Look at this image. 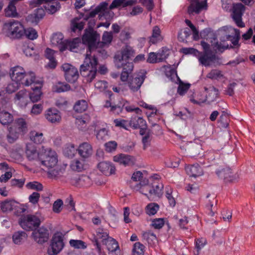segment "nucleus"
<instances>
[{"instance_id": "nucleus-1", "label": "nucleus", "mask_w": 255, "mask_h": 255, "mask_svg": "<svg viewBox=\"0 0 255 255\" xmlns=\"http://www.w3.org/2000/svg\"><path fill=\"white\" fill-rule=\"evenodd\" d=\"M100 37V34L92 27L85 29L82 37L83 43L88 45L89 51L87 52L83 64L80 66V71L81 75L89 83L92 82L97 73L98 59L95 54L92 56L91 52L96 48Z\"/></svg>"}, {"instance_id": "nucleus-2", "label": "nucleus", "mask_w": 255, "mask_h": 255, "mask_svg": "<svg viewBox=\"0 0 255 255\" xmlns=\"http://www.w3.org/2000/svg\"><path fill=\"white\" fill-rule=\"evenodd\" d=\"M3 31L10 38H19L24 35V27L21 23L15 20L4 23Z\"/></svg>"}, {"instance_id": "nucleus-3", "label": "nucleus", "mask_w": 255, "mask_h": 255, "mask_svg": "<svg viewBox=\"0 0 255 255\" xmlns=\"http://www.w3.org/2000/svg\"><path fill=\"white\" fill-rule=\"evenodd\" d=\"M64 236L60 232L55 233L51 239L48 254L49 255H56L59 253L64 247Z\"/></svg>"}, {"instance_id": "nucleus-4", "label": "nucleus", "mask_w": 255, "mask_h": 255, "mask_svg": "<svg viewBox=\"0 0 255 255\" xmlns=\"http://www.w3.org/2000/svg\"><path fill=\"white\" fill-rule=\"evenodd\" d=\"M18 222L24 230L32 231L39 226L41 221L36 215H27L22 216L19 218Z\"/></svg>"}, {"instance_id": "nucleus-5", "label": "nucleus", "mask_w": 255, "mask_h": 255, "mask_svg": "<svg viewBox=\"0 0 255 255\" xmlns=\"http://www.w3.org/2000/svg\"><path fill=\"white\" fill-rule=\"evenodd\" d=\"M43 4L45 11L50 14L56 12L60 7L57 0H32L30 4L31 7L38 6Z\"/></svg>"}, {"instance_id": "nucleus-6", "label": "nucleus", "mask_w": 255, "mask_h": 255, "mask_svg": "<svg viewBox=\"0 0 255 255\" xmlns=\"http://www.w3.org/2000/svg\"><path fill=\"white\" fill-rule=\"evenodd\" d=\"M42 156L40 157L42 165L48 168L54 167L57 163L58 160L56 152L51 149L46 150Z\"/></svg>"}, {"instance_id": "nucleus-7", "label": "nucleus", "mask_w": 255, "mask_h": 255, "mask_svg": "<svg viewBox=\"0 0 255 255\" xmlns=\"http://www.w3.org/2000/svg\"><path fill=\"white\" fill-rule=\"evenodd\" d=\"M245 10V6L242 3H238L234 4L232 16L237 25L240 27H244L245 26L242 21V16Z\"/></svg>"}, {"instance_id": "nucleus-8", "label": "nucleus", "mask_w": 255, "mask_h": 255, "mask_svg": "<svg viewBox=\"0 0 255 255\" xmlns=\"http://www.w3.org/2000/svg\"><path fill=\"white\" fill-rule=\"evenodd\" d=\"M62 68L64 72L65 79L67 81L73 83L77 81L79 77V73L77 68L68 63L63 64Z\"/></svg>"}, {"instance_id": "nucleus-9", "label": "nucleus", "mask_w": 255, "mask_h": 255, "mask_svg": "<svg viewBox=\"0 0 255 255\" xmlns=\"http://www.w3.org/2000/svg\"><path fill=\"white\" fill-rule=\"evenodd\" d=\"M205 90L208 93V95L206 96V98L204 100H196L193 99H191L190 101L194 104L200 105L201 104L207 102L208 103L210 104L211 102L215 101L218 97L219 91L215 87L212 86L209 88L205 87Z\"/></svg>"}, {"instance_id": "nucleus-10", "label": "nucleus", "mask_w": 255, "mask_h": 255, "mask_svg": "<svg viewBox=\"0 0 255 255\" xmlns=\"http://www.w3.org/2000/svg\"><path fill=\"white\" fill-rule=\"evenodd\" d=\"M216 173L219 177L224 179L226 182H235L239 178L238 174H233L232 169L229 167L217 169Z\"/></svg>"}, {"instance_id": "nucleus-11", "label": "nucleus", "mask_w": 255, "mask_h": 255, "mask_svg": "<svg viewBox=\"0 0 255 255\" xmlns=\"http://www.w3.org/2000/svg\"><path fill=\"white\" fill-rule=\"evenodd\" d=\"M207 7V0H192L188 6V11L190 14H198L202 10H206Z\"/></svg>"}, {"instance_id": "nucleus-12", "label": "nucleus", "mask_w": 255, "mask_h": 255, "mask_svg": "<svg viewBox=\"0 0 255 255\" xmlns=\"http://www.w3.org/2000/svg\"><path fill=\"white\" fill-rule=\"evenodd\" d=\"M198 58L200 64L205 66H208L211 62L219 59L211 50H206L203 53L199 52Z\"/></svg>"}, {"instance_id": "nucleus-13", "label": "nucleus", "mask_w": 255, "mask_h": 255, "mask_svg": "<svg viewBox=\"0 0 255 255\" xmlns=\"http://www.w3.org/2000/svg\"><path fill=\"white\" fill-rule=\"evenodd\" d=\"M49 231L43 227L40 228L32 233V236L35 241L40 244L47 242L49 239Z\"/></svg>"}, {"instance_id": "nucleus-14", "label": "nucleus", "mask_w": 255, "mask_h": 255, "mask_svg": "<svg viewBox=\"0 0 255 255\" xmlns=\"http://www.w3.org/2000/svg\"><path fill=\"white\" fill-rule=\"evenodd\" d=\"M145 78V72L139 73L137 76L133 78L128 82L129 87L133 92L137 91L143 84Z\"/></svg>"}, {"instance_id": "nucleus-15", "label": "nucleus", "mask_w": 255, "mask_h": 255, "mask_svg": "<svg viewBox=\"0 0 255 255\" xmlns=\"http://www.w3.org/2000/svg\"><path fill=\"white\" fill-rule=\"evenodd\" d=\"M86 22L80 14L78 16L75 17L71 20L70 28L71 31L74 33H80L84 28Z\"/></svg>"}, {"instance_id": "nucleus-16", "label": "nucleus", "mask_w": 255, "mask_h": 255, "mask_svg": "<svg viewBox=\"0 0 255 255\" xmlns=\"http://www.w3.org/2000/svg\"><path fill=\"white\" fill-rule=\"evenodd\" d=\"M25 73V71L22 67L16 66L10 69L9 74L12 81L21 83L24 78Z\"/></svg>"}, {"instance_id": "nucleus-17", "label": "nucleus", "mask_w": 255, "mask_h": 255, "mask_svg": "<svg viewBox=\"0 0 255 255\" xmlns=\"http://www.w3.org/2000/svg\"><path fill=\"white\" fill-rule=\"evenodd\" d=\"M81 44V38L80 37L75 38L72 40H67L65 44L60 47V51L62 52L66 49H68L71 51L77 52L78 47Z\"/></svg>"}, {"instance_id": "nucleus-18", "label": "nucleus", "mask_w": 255, "mask_h": 255, "mask_svg": "<svg viewBox=\"0 0 255 255\" xmlns=\"http://www.w3.org/2000/svg\"><path fill=\"white\" fill-rule=\"evenodd\" d=\"M45 117L49 122L53 124L59 123L61 119L60 112L56 109H48L45 112Z\"/></svg>"}, {"instance_id": "nucleus-19", "label": "nucleus", "mask_w": 255, "mask_h": 255, "mask_svg": "<svg viewBox=\"0 0 255 255\" xmlns=\"http://www.w3.org/2000/svg\"><path fill=\"white\" fill-rule=\"evenodd\" d=\"M227 28L231 34H226L224 38H225L228 41H230L234 46H239V41L240 38V30L231 26L227 27Z\"/></svg>"}, {"instance_id": "nucleus-20", "label": "nucleus", "mask_w": 255, "mask_h": 255, "mask_svg": "<svg viewBox=\"0 0 255 255\" xmlns=\"http://www.w3.org/2000/svg\"><path fill=\"white\" fill-rule=\"evenodd\" d=\"M114 160L125 166L133 165L135 161L133 156L122 153L115 156Z\"/></svg>"}, {"instance_id": "nucleus-21", "label": "nucleus", "mask_w": 255, "mask_h": 255, "mask_svg": "<svg viewBox=\"0 0 255 255\" xmlns=\"http://www.w3.org/2000/svg\"><path fill=\"white\" fill-rule=\"evenodd\" d=\"M99 169L106 175H110L115 172V167L110 162L103 161L98 165Z\"/></svg>"}, {"instance_id": "nucleus-22", "label": "nucleus", "mask_w": 255, "mask_h": 255, "mask_svg": "<svg viewBox=\"0 0 255 255\" xmlns=\"http://www.w3.org/2000/svg\"><path fill=\"white\" fill-rule=\"evenodd\" d=\"M37 82H41L39 80H36L35 76L34 73L30 72L26 73L24 74V78L21 81V84L25 86H35L37 85Z\"/></svg>"}, {"instance_id": "nucleus-23", "label": "nucleus", "mask_w": 255, "mask_h": 255, "mask_svg": "<svg viewBox=\"0 0 255 255\" xmlns=\"http://www.w3.org/2000/svg\"><path fill=\"white\" fill-rule=\"evenodd\" d=\"M115 59H116V66L117 68H123V71H127V72L131 73L133 68V64L132 62H127L121 60L120 57L119 56H115Z\"/></svg>"}, {"instance_id": "nucleus-24", "label": "nucleus", "mask_w": 255, "mask_h": 255, "mask_svg": "<svg viewBox=\"0 0 255 255\" xmlns=\"http://www.w3.org/2000/svg\"><path fill=\"white\" fill-rule=\"evenodd\" d=\"M41 87L42 82H37V85L31 87L33 92L29 94V97L33 103L36 102L40 99L42 95L40 91Z\"/></svg>"}, {"instance_id": "nucleus-25", "label": "nucleus", "mask_w": 255, "mask_h": 255, "mask_svg": "<svg viewBox=\"0 0 255 255\" xmlns=\"http://www.w3.org/2000/svg\"><path fill=\"white\" fill-rule=\"evenodd\" d=\"M134 54V51L132 48L129 45H126L122 48L121 55H116L115 56H119L121 60L126 61L133 57Z\"/></svg>"}, {"instance_id": "nucleus-26", "label": "nucleus", "mask_w": 255, "mask_h": 255, "mask_svg": "<svg viewBox=\"0 0 255 255\" xmlns=\"http://www.w3.org/2000/svg\"><path fill=\"white\" fill-rule=\"evenodd\" d=\"M186 173L191 177H196L203 174L201 167L198 164L189 165L185 167Z\"/></svg>"}, {"instance_id": "nucleus-27", "label": "nucleus", "mask_w": 255, "mask_h": 255, "mask_svg": "<svg viewBox=\"0 0 255 255\" xmlns=\"http://www.w3.org/2000/svg\"><path fill=\"white\" fill-rule=\"evenodd\" d=\"M78 153L83 158H88L92 153V147L87 142L80 144L78 148Z\"/></svg>"}, {"instance_id": "nucleus-28", "label": "nucleus", "mask_w": 255, "mask_h": 255, "mask_svg": "<svg viewBox=\"0 0 255 255\" xmlns=\"http://www.w3.org/2000/svg\"><path fill=\"white\" fill-rule=\"evenodd\" d=\"M129 126L134 129L146 127V122L142 118L136 116H132L129 121Z\"/></svg>"}, {"instance_id": "nucleus-29", "label": "nucleus", "mask_w": 255, "mask_h": 255, "mask_svg": "<svg viewBox=\"0 0 255 255\" xmlns=\"http://www.w3.org/2000/svg\"><path fill=\"white\" fill-rule=\"evenodd\" d=\"M17 1L10 0L7 6L5 8V15L7 17H16L18 16L15 5Z\"/></svg>"}, {"instance_id": "nucleus-30", "label": "nucleus", "mask_w": 255, "mask_h": 255, "mask_svg": "<svg viewBox=\"0 0 255 255\" xmlns=\"http://www.w3.org/2000/svg\"><path fill=\"white\" fill-rule=\"evenodd\" d=\"M135 3L134 1L132 0H113L112 3L109 6L110 9H113L117 8L120 6H122L123 7H125L128 6H131Z\"/></svg>"}, {"instance_id": "nucleus-31", "label": "nucleus", "mask_w": 255, "mask_h": 255, "mask_svg": "<svg viewBox=\"0 0 255 255\" xmlns=\"http://www.w3.org/2000/svg\"><path fill=\"white\" fill-rule=\"evenodd\" d=\"M10 128H14V130L20 133L21 132H24L26 130L27 126L25 120L23 119L20 118L16 120Z\"/></svg>"}, {"instance_id": "nucleus-32", "label": "nucleus", "mask_w": 255, "mask_h": 255, "mask_svg": "<svg viewBox=\"0 0 255 255\" xmlns=\"http://www.w3.org/2000/svg\"><path fill=\"white\" fill-rule=\"evenodd\" d=\"M26 154L27 158L29 160H36L39 159L41 157L42 154H39L36 149L35 147L33 146H27L26 150Z\"/></svg>"}, {"instance_id": "nucleus-33", "label": "nucleus", "mask_w": 255, "mask_h": 255, "mask_svg": "<svg viewBox=\"0 0 255 255\" xmlns=\"http://www.w3.org/2000/svg\"><path fill=\"white\" fill-rule=\"evenodd\" d=\"M162 40V37L161 35V31L157 26H155L152 29V35L150 37L149 42L152 44H156Z\"/></svg>"}, {"instance_id": "nucleus-34", "label": "nucleus", "mask_w": 255, "mask_h": 255, "mask_svg": "<svg viewBox=\"0 0 255 255\" xmlns=\"http://www.w3.org/2000/svg\"><path fill=\"white\" fill-rule=\"evenodd\" d=\"M64 36L61 33H57L53 34L51 38V42L54 45H59L61 47L63 44H65L66 41L63 40Z\"/></svg>"}, {"instance_id": "nucleus-35", "label": "nucleus", "mask_w": 255, "mask_h": 255, "mask_svg": "<svg viewBox=\"0 0 255 255\" xmlns=\"http://www.w3.org/2000/svg\"><path fill=\"white\" fill-rule=\"evenodd\" d=\"M27 235L24 231H17L12 236V240L14 244H19L27 238Z\"/></svg>"}, {"instance_id": "nucleus-36", "label": "nucleus", "mask_w": 255, "mask_h": 255, "mask_svg": "<svg viewBox=\"0 0 255 255\" xmlns=\"http://www.w3.org/2000/svg\"><path fill=\"white\" fill-rule=\"evenodd\" d=\"M164 60L163 54L160 53H155L154 52H150L148 54V57L147 59V62L149 63H155L160 62Z\"/></svg>"}, {"instance_id": "nucleus-37", "label": "nucleus", "mask_w": 255, "mask_h": 255, "mask_svg": "<svg viewBox=\"0 0 255 255\" xmlns=\"http://www.w3.org/2000/svg\"><path fill=\"white\" fill-rule=\"evenodd\" d=\"M212 46L215 50L223 52L225 49L229 48V45L226 43V40H222L220 42L218 41L213 42L212 41Z\"/></svg>"}, {"instance_id": "nucleus-38", "label": "nucleus", "mask_w": 255, "mask_h": 255, "mask_svg": "<svg viewBox=\"0 0 255 255\" xmlns=\"http://www.w3.org/2000/svg\"><path fill=\"white\" fill-rule=\"evenodd\" d=\"M13 121V116L7 112H0V123L2 125H7Z\"/></svg>"}, {"instance_id": "nucleus-39", "label": "nucleus", "mask_w": 255, "mask_h": 255, "mask_svg": "<svg viewBox=\"0 0 255 255\" xmlns=\"http://www.w3.org/2000/svg\"><path fill=\"white\" fill-rule=\"evenodd\" d=\"M14 204V201L6 200L0 203V208L2 212H8L13 210Z\"/></svg>"}, {"instance_id": "nucleus-40", "label": "nucleus", "mask_w": 255, "mask_h": 255, "mask_svg": "<svg viewBox=\"0 0 255 255\" xmlns=\"http://www.w3.org/2000/svg\"><path fill=\"white\" fill-rule=\"evenodd\" d=\"M88 104L85 100H82L77 101L74 106V109L77 113H82L86 110Z\"/></svg>"}, {"instance_id": "nucleus-41", "label": "nucleus", "mask_w": 255, "mask_h": 255, "mask_svg": "<svg viewBox=\"0 0 255 255\" xmlns=\"http://www.w3.org/2000/svg\"><path fill=\"white\" fill-rule=\"evenodd\" d=\"M109 251L114 252L119 249L118 242L113 238H109L106 242Z\"/></svg>"}, {"instance_id": "nucleus-42", "label": "nucleus", "mask_w": 255, "mask_h": 255, "mask_svg": "<svg viewBox=\"0 0 255 255\" xmlns=\"http://www.w3.org/2000/svg\"><path fill=\"white\" fill-rule=\"evenodd\" d=\"M113 39V34L111 32L106 31L103 33L102 36V42H98V45L99 46H103L105 44H110Z\"/></svg>"}, {"instance_id": "nucleus-43", "label": "nucleus", "mask_w": 255, "mask_h": 255, "mask_svg": "<svg viewBox=\"0 0 255 255\" xmlns=\"http://www.w3.org/2000/svg\"><path fill=\"white\" fill-rule=\"evenodd\" d=\"M196 251L194 252L195 255H199L200 250L207 244V240L203 238L197 239L195 240Z\"/></svg>"}, {"instance_id": "nucleus-44", "label": "nucleus", "mask_w": 255, "mask_h": 255, "mask_svg": "<svg viewBox=\"0 0 255 255\" xmlns=\"http://www.w3.org/2000/svg\"><path fill=\"white\" fill-rule=\"evenodd\" d=\"M30 139L36 144H40L44 140L43 134L42 133H39L35 131L30 133Z\"/></svg>"}, {"instance_id": "nucleus-45", "label": "nucleus", "mask_w": 255, "mask_h": 255, "mask_svg": "<svg viewBox=\"0 0 255 255\" xmlns=\"http://www.w3.org/2000/svg\"><path fill=\"white\" fill-rule=\"evenodd\" d=\"M142 238L149 244H154L157 240L156 236L151 232H145L142 233Z\"/></svg>"}, {"instance_id": "nucleus-46", "label": "nucleus", "mask_w": 255, "mask_h": 255, "mask_svg": "<svg viewBox=\"0 0 255 255\" xmlns=\"http://www.w3.org/2000/svg\"><path fill=\"white\" fill-rule=\"evenodd\" d=\"M14 128H9V133L7 135L6 137L9 143H13L18 137L19 133L14 130Z\"/></svg>"}, {"instance_id": "nucleus-47", "label": "nucleus", "mask_w": 255, "mask_h": 255, "mask_svg": "<svg viewBox=\"0 0 255 255\" xmlns=\"http://www.w3.org/2000/svg\"><path fill=\"white\" fill-rule=\"evenodd\" d=\"M23 51L26 56L35 57V58L37 57L36 51L31 45L24 46Z\"/></svg>"}, {"instance_id": "nucleus-48", "label": "nucleus", "mask_w": 255, "mask_h": 255, "mask_svg": "<svg viewBox=\"0 0 255 255\" xmlns=\"http://www.w3.org/2000/svg\"><path fill=\"white\" fill-rule=\"evenodd\" d=\"M77 183L81 186H89L91 184L90 177L85 175L80 176L77 179Z\"/></svg>"}, {"instance_id": "nucleus-49", "label": "nucleus", "mask_w": 255, "mask_h": 255, "mask_svg": "<svg viewBox=\"0 0 255 255\" xmlns=\"http://www.w3.org/2000/svg\"><path fill=\"white\" fill-rule=\"evenodd\" d=\"M24 34L27 38L30 40L35 39L38 37L37 31L33 28H28L26 29H24Z\"/></svg>"}, {"instance_id": "nucleus-50", "label": "nucleus", "mask_w": 255, "mask_h": 255, "mask_svg": "<svg viewBox=\"0 0 255 255\" xmlns=\"http://www.w3.org/2000/svg\"><path fill=\"white\" fill-rule=\"evenodd\" d=\"M158 209L159 206L157 204L150 203L146 207V213L149 215H153L156 213Z\"/></svg>"}, {"instance_id": "nucleus-51", "label": "nucleus", "mask_w": 255, "mask_h": 255, "mask_svg": "<svg viewBox=\"0 0 255 255\" xmlns=\"http://www.w3.org/2000/svg\"><path fill=\"white\" fill-rule=\"evenodd\" d=\"M70 89V86L68 84H61L59 83L58 85L53 87V91L57 93H61L68 91Z\"/></svg>"}, {"instance_id": "nucleus-52", "label": "nucleus", "mask_w": 255, "mask_h": 255, "mask_svg": "<svg viewBox=\"0 0 255 255\" xmlns=\"http://www.w3.org/2000/svg\"><path fill=\"white\" fill-rule=\"evenodd\" d=\"M70 167L73 170L81 171L84 168V164L83 162L75 159L71 162Z\"/></svg>"}, {"instance_id": "nucleus-53", "label": "nucleus", "mask_w": 255, "mask_h": 255, "mask_svg": "<svg viewBox=\"0 0 255 255\" xmlns=\"http://www.w3.org/2000/svg\"><path fill=\"white\" fill-rule=\"evenodd\" d=\"M21 83L15 81L12 82L7 85L6 88V92L8 94L12 93L16 91L20 87Z\"/></svg>"}, {"instance_id": "nucleus-54", "label": "nucleus", "mask_w": 255, "mask_h": 255, "mask_svg": "<svg viewBox=\"0 0 255 255\" xmlns=\"http://www.w3.org/2000/svg\"><path fill=\"white\" fill-rule=\"evenodd\" d=\"M144 246L139 242H136L134 244L132 250L133 255H144Z\"/></svg>"}, {"instance_id": "nucleus-55", "label": "nucleus", "mask_w": 255, "mask_h": 255, "mask_svg": "<svg viewBox=\"0 0 255 255\" xmlns=\"http://www.w3.org/2000/svg\"><path fill=\"white\" fill-rule=\"evenodd\" d=\"M45 9L42 7H38L36 8L33 14L35 21L38 22L40 19H42L45 15Z\"/></svg>"}, {"instance_id": "nucleus-56", "label": "nucleus", "mask_w": 255, "mask_h": 255, "mask_svg": "<svg viewBox=\"0 0 255 255\" xmlns=\"http://www.w3.org/2000/svg\"><path fill=\"white\" fill-rule=\"evenodd\" d=\"M54 168L50 170L48 172L52 177L54 178L62 176L65 169L59 166L54 167Z\"/></svg>"}, {"instance_id": "nucleus-57", "label": "nucleus", "mask_w": 255, "mask_h": 255, "mask_svg": "<svg viewBox=\"0 0 255 255\" xmlns=\"http://www.w3.org/2000/svg\"><path fill=\"white\" fill-rule=\"evenodd\" d=\"M77 149L75 148L74 145H72L66 147L64 150V155L69 157H73L76 153Z\"/></svg>"}, {"instance_id": "nucleus-58", "label": "nucleus", "mask_w": 255, "mask_h": 255, "mask_svg": "<svg viewBox=\"0 0 255 255\" xmlns=\"http://www.w3.org/2000/svg\"><path fill=\"white\" fill-rule=\"evenodd\" d=\"M152 185H154V187L152 190V195L160 197L162 193L163 185L161 183L156 185L154 184H152Z\"/></svg>"}, {"instance_id": "nucleus-59", "label": "nucleus", "mask_w": 255, "mask_h": 255, "mask_svg": "<svg viewBox=\"0 0 255 255\" xmlns=\"http://www.w3.org/2000/svg\"><path fill=\"white\" fill-rule=\"evenodd\" d=\"M26 186L28 189L36 190L37 191H41L43 189L42 185L36 181L30 182L26 185Z\"/></svg>"}, {"instance_id": "nucleus-60", "label": "nucleus", "mask_w": 255, "mask_h": 255, "mask_svg": "<svg viewBox=\"0 0 255 255\" xmlns=\"http://www.w3.org/2000/svg\"><path fill=\"white\" fill-rule=\"evenodd\" d=\"M114 123L116 127L122 128L125 129H128L129 126V121L125 120H118L116 119L114 120Z\"/></svg>"}, {"instance_id": "nucleus-61", "label": "nucleus", "mask_w": 255, "mask_h": 255, "mask_svg": "<svg viewBox=\"0 0 255 255\" xmlns=\"http://www.w3.org/2000/svg\"><path fill=\"white\" fill-rule=\"evenodd\" d=\"M152 134L151 131L150 129H148L146 134L143 136L142 141L143 144V149L146 148L149 146L150 141V136Z\"/></svg>"}, {"instance_id": "nucleus-62", "label": "nucleus", "mask_w": 255, "mask_h": 255, "mask_svg": "<svg viewBox=\"0 0 255 255\" xmlns=\"http://www.w3.org/2000/svg\"><path fill=\"white\" fill-rule=\"evenodd\" d=\"M28 98V95L24 90L19 91L15 94V100L21 102H25V100Z\"/></svg>"}, {"instance_id": "nucleus-63", "label": "nucleus", "mask_w": 255, "mask_h": 255, "mask_svg": "<svg viewBox=\"0 0 255 255\" xmlns=\"http://www.w3.org/2000/svg\"><path fill=\"white\" fill-rule=\"evenodd\" d=\"M69 243L71 246L76 249H85L86 248L85 243L81 240H71Z\"/></svg>"}, {"instance_id": "nucleus-64", "label": "nucleus", "mask_w": 255, "mask_h": 255, "mask_svg": "<svg viewBox=\"0 0 255 255\" xmlns=\"http://www.w3.org/2000/svg\"><path fill=\"white\" fill-rule=\"evenodd\" d=\"M117 143L115 141H110L105 144V150L108 152L115 151L117 147Z\"/></svg>"}]
</instances>
